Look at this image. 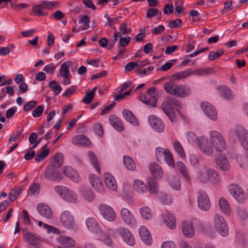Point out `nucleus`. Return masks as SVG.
Here are the masks:
<instances>
[{"instance_id":"obj_1","label":"nucleus","mask_w":248,"mask_h":248,"mask_svg":"<svg viewBox=\"0 0 248 248\" xmlns=\"http://www.w3.org/2000/svg\"><path fill=\"white\" fill-rule=\"evenodd\" d=\"M197 179L200 182L202 183L212 182L213 183L217 184L219 181V177L215 170L206 168L201 169L199 170Z\"/></svg>"},{"instance_id":"obj_2","label":"nucleus","mask_w":248,"mask_h":248,"mask_svg":"<svg viewBox=\"0 0 248 248\" xmlns=\"http://www.w3.org/2000/svg\"><path fill=\"white\" fill-rule=\"evenodd\" d=\"M229 138L233 140L238 139L241 141L243 147L248 150V132L241 126H237L229 133Z\"/></svg>"},{"instance_id":"obj_3","label":"nucleus","mask_w":248,"mask_h":248,"mask_svg":"<svg viewBox=\"0 0 248 248\" xmlns=\"http://www.w3.org/2000/svg\"><path fill=\"white\" fill-rule=\"evenodd\" d=\"M213 225L216 231L223 237L229 234V228L227 221L219 214H216L213 218Z\"/></svg>"},{"instance_id":"obj_4","label":"nucleus","mask_w":248,"mask_h":248,"mask_svg":"<svg viewBox=\"0 0 248 248\" xmlns=\"http://www.w3.org/2000/svg\"><path fill=\"white\" fill-rule=\"evenodd\" d=\"M155 151L156 158L158 162L165 161L171 168L174 166L172 155L169 150L158 147L155 148Z\"/></svg>"},{"instance_id":"obj_5","label":"nucleus","mask_w":248,"mask_h":248,"mask_svg":"<svg viewBox=\"0 0 248 248\" xmlns=\"http://www.w3.org/2000/svg\"><path fill=\"white\" fill-rule=\"evenodd\" d=\"M210 141L218 152H223L226 148V142L221 134L215 130L212 131L209 133Z\"/></svg>"},{"instance_id":"obj_6","label":"nucleus","mask_w":248,"mask_h":248,"mask_svg":"<svg viewBox=\"0 0 248 248\" xmlns=\"http://www.w3.org/2000/svg\"><path fill=\"white\" fill-rule=\"evenodd\" d=\"M60 220L62 226L68 230H73L76 227L74 217L69 211H64L62 213Z\"/></svg>"},{"instance_id":"obj_7","label":"nucleus","mask_w":248,"mask_h":248,"mask_svg":"<svg viewBox=\"0 0 248 248\" xmlns=\"http://www.w3.org/2000/svg\"><path fill=\"white\" fill-rule=\"evenodd\" d=\"M229 191L233 198L239 203H243L246 200L245 192L243 188L237 185H231Z\"/></svg>"},{"instance_id":"obj_8","label":"nucleus","mask_w":248,"mask_h":248,"mask_svg":"<svg viewBox=\"0 0 248 248\" xmlns=\"http://www.w3.org/2000/svg\"><path fill=\"white\" fill-rule=\"evenodd\" d=\"M57 3L56 1H42L40 4L33 5L32 10L36 14H38V16H45L46 13H43V11L52 8Z\"/></svg>"},{"instance_id":"obj_9","label":"nucleus","mask_w":248,"mask_h":248,"mask_svg":"<svg viewBox=\"0 0 248 248\" xmlns=\"http://www.w3.org/2000/svg\"><path fill=\"white\" fill-rule=\"evenodd\" d=\"M100 214L103 217L110 221H113L116 219V214L113 208L107 204H101L99 207Z\"/></svg>"},{"instance_id":"obj_10","label":"nucleus","mask_w":248,"mask_h":248,"mask_svg":"<svg viewBox=\"0 0 248 248\" xmlns=\"http://www.w3.org/2000/svg\"><path fill=\"white\" fill-rule=\"evenodd\" d=\"M201 108L205 115L213 121L217 118V113L215 108L210 103L205 102L201 104Z\"/></svg>"},{"instance_id":"obj_11","label":"nucleus","mask_w":248,"mask_h":248,"mask_svg":"<svg viewBox=\"0 0 248 248\" xmlns=\"http://www.w3.org/2000/svg\"><path fill=\"white\" fill-rule=\"evenodd\" d=\"M161 108L171 122H176L177 118L176 114L173 110L170 99L169 100L164 101L162 103Z\"/></svg>"},{"instance_id":"obj_12","label":"nucleus","mask_w":248,"mask_h":248,"mask_svg":"<svg viewBox=\"0 0 248 248\" xmlns=\"http://www.w3.org/2000/svg\"><path fill=\"white\" fill-rule=\"evenodd\" d=\"M148 122L154 130L160 133L163 132L165 128L164 124L159 117L154 115H150L148 117Z\"/></svg>"},{"instance_id":"obj_13","label":"nucleus","mask_w":248,"mask_h":248,"mask_svg":"<svg viewBox=\"0 0 248 248\" xmlns=\"http://www.w3.org/2000/svg\"><path fill=\"white\" fill-rule=\"evenodd\" d=\"M200 139H201L200 140V141H199L197 145L201 151L207 155H211L214 152V149L209 143L208 139L203 136H201Z\"/></svg>"},{"instance_id":"obj_14","label":"nucleus","mask_w":248,"mask_h":248,"mask_svg":"<svg viewBox=\"0 0 248 248\" xmlns=\"http://www.w3.org/2000/svg\"><path fill=\"white\" fill-rule=\"evenodd\" d=\"M118 232L123 240L130 246H133L135 244V239L131 232L127 228L121 227L118 228Z\"/></svg>"},{"instance_id":"obj_15","label":"nucleus","mask_w":248,"mask_h":248,"mask_svg":"<svg viewBox=\"0 0 248 248\" xmlns=\"http://www.w3.org/2000/svg\"><path fill=\"white\" fill-rule=\"evenodd\" d=\"M44 175L49 181H60L62 179V174L52 167H48L46 170Z\"/></svg>"},{"instance_id":"obj_16","label":"nucleus","mask_w":248,"mask_h":248,"mask_svg":"<svg viewBox=\"0 0 248 248\" xmlns=\"http://www.w3.org/2000/svg\"><path fill=\"white\" fill-rule=\"evenodd\" d=\"M121 214L124 222L131 227H135L137 226V222L129 210L125 208L121 209Z\"/></svg>"},{"instance_id":"obj_17","label":"nucleus","mask_w":248,"mask_h":248,"mask_svg":"<svg viewBox=\"0 0 248 248\" xmlns=\"http://www.w3.org/2000/svg\"><path fill=\"white\" fill-rule=\"evenodd\" d=\"M86 225L88 229L97 235L102 234V231L98 221L93 217H88L86 220Z\"/></svg>"},{"instance_id":"obj_18","label":"nucleus","mask_w":248,"mask_h":248,"mask_svg":"<svg viewBox=\"0 0 248 248\" xmlns=\"http://www.w3.org/2000/svg\"><path fill=\"white\" fill-rule=\"evenodd\" d=\"M199 207L203 211H207L210 207V202L208 196L204 192H200L198 196Z\"/></svg>"},{"instance_id":"obj_19","label":"nucleus","mask_w":248,"mask_h":248,"mask_svg":"<svg viewBox=\"0 0 248 248\" xmlns=\"http://www.w3.org/2000/svg\"><path fill=\"white\" fill-rule=\"evenodd\" d=\"M191 93V88L186 85H177L175 88L174 96L178 97H185Z\"/></svg>"},{"instance_id":"obj_20","label":"nucleus","mask_w":248,"mask_h":248,"mask_svg":"<svg viewBox=\"0 0 248 248\" xmlns=\"http://www.w3.org/2000/svg\"><path fill=\"white\" fill-rule=\"evenodd\" d=\"M79 193L80 196L82 199L89 202H91L94 199V195L92 190L86 186H80Z\"/></svg>"},{"instance_id":"obj_21","label":"nucleus","mask_w":248,"mask_h":248,"mask_svg":"<svg viewBox=\"0 0 248 248\" xmlns=\"http://www.w3.org/2000/svg\"><path fill=\"white\" fill-rule=\"evenodd\" d=\"M139 233L142 242L148 246L151 245L152 243V238L147 228L145 226H141L139 228Z\"/></svg>"},{"instance_id":"obj_22","label":"nucleus","mask_w":248,"mask_h":248,"mask_svg":"<svg viewBox=\"0 0 248 248\" xmlns=\"http://www.w3.org/2000/svg\"><path fill=\"white\" fill-rule=\"evenodd\" d=\"M63 173L72 181L78 183L80 180L78 172L72 167L67 166L63 169Z\"/></svg>"},{"instance_id":"obj_23","label":"nucleus","mask_w":248,"mask_h":248,"mask_svg":"<svg viewBox=\"0 0 248 248\" xmlns=\"http://www.w3.org/2000/svg\"><path fill=\"white\" fill-rule=\"evenodd\" d=\"M90 181L92 186L99 193L103 194L105 193L104 186L101 182L99 177L94 174H93L90 178Z\"/></svg>"},{"instance_id":"obj_24","label":"nucleus","mask_w":248,"mask_h":248,"mask_svg":"<svg viewBox=\"0 0 248 248\" xmlns=\"http://www.w3.org/2000/svg\"><path fill=\"white\" fill-rule=\"evenodd\" d=\"M36 208L40 215L48 219H50L52 217L53 212L48 205L39 204Z\"/></svg>"},{"instance_id":"obj_25","label":"nucleus","mask_w":248,"mask_h":248,"mask_svg":"<svg viewBox=\"0 0 248 248\" xmlns=\"http://www.w3.org/2000/svg\"><path fill=\"white\" fill-rule=\"evenodd\" d=\"M71 142L76 145L87 146L91 145V142L84 135H77L72 138Z\"/></svg>"},{"instance_id":"obj_26","label":"nucleus","mask_w":248,"mask_h":248,"mask_svg":"<svg viewBox=\"0 0 248 248\" xmlns=\"http://www.w3.org/2000/svg\"><path fill=\"white\" fill-rule=\"evenodd\" d=\"M110 124L118 131L124 130V126L122 120L115 115H111L109 117Z\"/></svg>"},{"instance_id":"obj_27","label":"nucleus","mask_w":248,"mask_h":248,"mask_svg":"<svg viewBox=\"0 0 248 248\" xmlns=\"http://www.w3.org/2000/svg\"><path fill=\"white\" fill-rule=\"evenodd\" d=\"M57 242L60 245L66 248H72L75 245V241L67 236H59L57 238Z\"/></svg>"},{"instance_id":"obj_28","label":"nucleus","mask_w":248,"mask_h":248,"mask_svg":"<svg viewBox=\"0 0 248 248\" xmlns=\"http://www.w3.org/2000/svg\"><path fill=\"white\" fill-rule=\"evenodd\" d=\"M104 179L107 186L109 189L114 191L117 190V186L115 179L112 175L108 172H105L104 174Z\"/></svg>"},{"instance_id":"obj_29","label":"nucleus","mask_w":248,"mask_h":248,"mask_svg":"<svg viewBox=\"0 0 248 248\" xmlns=\"http://www.w3.org/2000/svg\"><path fill=\"white\" fill-rule=\"evenodd\" d=\"M122 114L124 119L134 126H139V122L133 113L128 109L123 110Z\"/></svg>"},{"instance_id":"obj_30","label":"nucleus","mask_w":248,"mask_h":248,"mask_svg":"<svg viewBox=\"0 0 248 248\" xmlns=\"http://www.w3.org/2000/svg\"><path fill=\"white\" fill-rule=\"evenodd\" d=\"M150 170L156 179L161 178L163 175L161 167L156 163H152L150 165Z\"/></svg>"},{"instance_id":"obj_31","label":"nucleus","mask_w":248,"mask_h":248,"mask_svg":"<svg viewBox=\"0 0 248 248\" xmlns=\"http://www.w3.org/2000/svg\"><path fill=\"white\" fill-rule=\"evenodd\" d=\"M182 230L184 235L187 238H191L194 235V228L188 221H185L182 226Z\"/></svg>"},{"instance_id":"obj_32","label":"nucleus","mask_w":248,"mask_h":248,"mask_svg":"<svg viewBox=\"0 0 248 248\" xmlns=\"http://www.w3.org/2000/svg\"><path fill=\"white\" fill-rule=\"evenodd\" d=\"M221 211L226 216H229L231 213V208L228 201L223 197L220 198L218 201Z\"/></svg>"},{"instance_id":"obj_33","label":"nucleus","mask_w":248,"mask_h":248,"mask_svg":"<svg viewBox=\"0 0 248 248\" xmlns=\"http://www.w3.org/2000/svg\"><path fill=\"white\" fill-rule=\"evenodd\" d=\"M217 165L223 171H228L230 168V164L228 159L223 156H219L217 161Z\"/></svg>"},{"instance_id":"obj_34","label":"nucleus","mask_w":248,"mask_h":248,"mask_svg":"<svg viewBox=\"0 0 248 248\" xmlns=\"http://www.w3.org/2000/svg\"><path fill=\"white\" fill-rule=\"evenodd\" d=\"M24 237L31 245H38L41 241L39 236L37 234L33 233L27 232L25 233Z\"/></svg>"},{"instance_id":"obj_35","label":"nucleus","mask_w":248,"mask_h":248,"mask_svg":"<svg viewBox=\"0 0 248 248\" xmlns=\"http://www.w3.org/2000/svg\"><path fill=\"white\" fill-rule=\"evenodd\" d=\"M63 156L62 154H57L51 160V164L49 167H52V168H58L62 165L63 161Z\"/></svg>"},{"instance_id":"obj_36","label":"nucleus","mask_w":248,"mask_h":248,"mask_svg":"<svg viewBox=\"0 0 248 248\" xmlns=\"http://www.w3.org/2000/svg\"><path fill=\"white\" fill-rule=\"evenodd\" d=\"M140 100L143 103L150 105L153 107L156 106V99L153 96H148L143 94H141L140 96Z\"/></svg>"},{"instance_id":"obj_37","label":"nucleus","mask_w":248,"mask_h":248,"mask_svg":"<svg viewBox=\"0 0 248 248\" xmlns=\"http://www.w3.org/2000/svg\"><path fill=\"white\" fill-rule=\"evenodd\" d=\"M218 90L221 95L227 100H231L232 98V94L231 90L226 86H221L218 87Z\"/></svg>"},{"instance_id":"obj_38","label":"nucleus","mask_w":248,"mask_h":248,"mask_svg":"<svg viewBox=\"0 0 248 248\" xmlns=\"http://www.w3.org/2000/svg\"><path fill=\"white\" fill-rule=\"evenodd\" d=\"M70 62L66 61L63 62L60 67V74L62 77L65 78H68L70 76L69 66L70 65Z\"/></svg>"},{"instance_id":"obj_39","label":"nucleus","mask_w":248,"mask_h":248,"mask_svg":"<svg viewBox=\"0 0 248 248\" xmlns=\"http://www.w3.org/2000/svg\"><path fill=\"white\" fill-rule=\"evenodd\" d=\"M134 189L139 193H143L146 189V185L140 180H136L133 182Z\"/></svg>"},{"instance_id":"obj_40","label":"nucleus","mask_w":248,"mask_h":248,"mask_svg":"<svg viewBox=\"0 0 248 248\" xmlns=\"http://www.w3.org/2000/svg\"><path fill=\"white\" fill-rule=\"evenodd\" d=\"M123 162L125 167L129 170H134L136 169V165L133 159L129 156L125 155L123 157Z\"/></svg>"},{"instance_id":"obj_41","label":"nucleus","mask_w":248,"mask_h":248,"mask_svg":"<svg viewBox=\"0 0 248 248\" xmlns=\"http://www.w3.org/2000/svg\"><path fill=\"white\" fill-rule=\"evenodd\" d=\"M147 186L151 193H155L158 192L157 182L153 178L148 179Z\"/></svg>"},{"instance_id":"obj_42","label":"nucleus","mask_w":248,"mask_h":248,"mask_svg":"<svg viewBox=\"0 0 248 248\" xmlns=\"http://www.w3.org/2000/svg\"><path fill=\"white\" fill-rule=\"evenodd\" d=\"M62 199L68 202H74L76 200V196L72 190L67 188Z\"/></svg>"},{"instance_id":"obj_43","label":"nucleus","mask_w":248,"mask_h":248,"mask_svg":"<svg viewBox=\"0 0 248 248\" xmlns=\"http://www.w3.org/2000/svg\"><path fill=\"white\" fill-rule=\"evenodd\" d=\"M47 144L45 145L42 148V151L35 157V160L37 162H39L42 160L45 159L49 155L50 152L49 149H45L46 148Z\"/></svg>"},{"instance_id":"obj_44","label":"nucleus","mask_w":248,"mask_h":248,"mask_svg":"<svg viewBox=\"0 0 248 248\" xmlns=\"http://www.w3.org/2000/svg\"><path fill=\"white\" fill-rule=\"evenodd\" d=\"M170 186L175 190H179L181 189V184L179 179L173 176L170 177L169 179Z\"/></svg>"},{"instance_id":"obj_45","label":"nucleus","mask_w":248,"mask_h":248,"mask_svg":"<svg viewBox=\"0 0 248 248\" xmlns=\"http://www.w3.org/2000/svg\"><path fill=\"white\" fill-rule=\"evenodd\" d=\"M88 157L93 165L97 171L100 170L99 163L97 161V158L96 155L92 152L88 153Z\"/></svg>"},{"instance_id":"obj_46","label":"nucleus","mask_w":248,"mask_h":248,"mask_svg":"<svg viewBox=\"0 0 248 248\" xmlns=\"http://www.w3.org/2000/svg\"><path fill=\"white\" fill-rule=\"evenodd\" d=\"M176 165L179 170V171L182 173L184 177L187 180H189L190 178L187 172V170L185 165L182 162L179 161L177 162Z\"/></svg>"},{"instance_id":"obj_47","label":"nucleus","mask_w":248,"mask_h":248,"mask_svg":"<svg viewBox=\"0 0 248 248\" xmlns=\"http://www.w3.org/2000/svg\"><path fill=\"white\" fill-rule=\"evenodd\" d=\"M167 226L170 229H174L176 227V221L172 215L166 216L165 218Z\"/></svg>"},{"instance_id":"obj_48","label":"nucleus","mask_w":248,"mask_h":248,"mask_svg":"<svg viewBox=\"0 0 248 248\" xmlns=\"http://www.w3.org/2000/svg\"><path fill=\"white\" fill-rule=\"evenodd\" d=\"M48 86L50 88L54 90V94L55 95H58L60 94L62 90L61 86L58 84V82L56 80H51L49 82Z\"/></svg>"},{"instance_id":"obj_49","label":"nucleus","mask_w":248,"mask_h":248,"mask_svg":"<svg viewBox=\"0 0 248 248\" xmlns=\"http://www.w3.org/2000/svg\"><path fill=\"white\" fill-rule=\"evenodd\" d=\"M140 212L141 216L144 219L148 220L152 218V214L151 211L149 207L145 206L141 208L140 209Z\"/></svg>"},{"instance_id":"obj_50","label":"nucleus","mask_w":248,"mask_h":248,"mask_svg":"<svg viewBox=\"0 0 248 248\" xmlns=\"http://www.w3.org/2000/svg\"><path fill=\"white\" fill-rule=\"evenodd\" d=\"M176 84L173 82H167L164 84V89L165 91L171 95H174L175 88L176 87Z\"/></svg>"},{"instance_id":"obj_51","label":"nucleus","mask_w":248,"mask_h":248,"mask_svg":"<svg viewBox=\"0 0 248 248\" xmlns=\"http://www.w3.org/2000/svg\"><path fill=\"white\" fill-rule=\"evenodd\" d=\"M23 131L24 129H22L19 131H16V132L13 133L9 139V141L11 142L16 140H19V141L22 140L23 138V136L22 135Z\"/></svg>"},{"instance_id":"obj_52","label":"nucleus","mask_w":248,"mask_h":248,"mask_svg":"<svg viewBox=\"0 0 248 248\" xmlns=\"http://www.w3.org/2000/svg\"><path fill=\"white\" fill-rule=\"evenodd\" d=\"M173 147L175 151L182 158L186 156V155L183 146L179 141H175L173 143Z\"/></svg>"},{"instance_id":"obj_53","label":"nucleus","mask_w":248,"mask_h":248,"mask_svg":"<svg viewBox=\"0 0 248 248\" xmlns=\"http://www.w3.org/2000/svg\"><path fill=\"white\" fill-rule=\"evenodd\" d=\"M21 191V190L18 187H16L11 190L10 192L9 193V200L12 202L15 201L19 196Z\"/></svg>"},{"instance_id":"obj_54","label":"nucleus","mask_w":248,"mask_h":248,"mask_svg":"<svg viewBox=\"0 0 248 248\" xmlns=\"http://www.w3.org/2000/svg\"><path fill=\"white\" fill-rule=\"evenodd\" d=\"M187 139L189 142H195L197 145L200 141V137H197L196 134L193 132H189L186 135Z\"/></svg>"},{"instance_id":"obj_55","label":"nucleus","mask_w":248,"mask_h":248,"mask_svg":"<svg viewBox=\"0 0 248 248\" xmlns=\"http://www.w3.org/2000/svg\"><path fill=\"white\" fill-rule=\"evenodd\" d=\"M99 238L103 241L108 246H111L113 245V242L111 239L106 235V234L102 231V234H99L98 235Z\"/></svg>"},{"instance_id":"obj_56","label":"nucleus","mask_w":248,"mask_h":248,"mask_svg":"<svg viewBox=\"0 0 248 248\" xmlns=\"http://www.w3.org/2000/svg\"><path fill=\"white\" fill-rule=\"evenodd\" d=\"M40 185L37 183H34L31 186L28 193L29 195H32L33 194H38L40 190Z\"/></svg>"},{"instance_id":"obj_57","label":"nucleus","mask_w":248,"mask_h":248,"mask_svg":"<svg viewBox=\"0 0 248 248\" xmlns=\"http://www.w3.org/2000/svg\"><path fill=\"white\" fill-rule=\"evenodd\" d=\"M224 52V50H220L219 52H215V51H212L209 54L208 57L210 61H214L215 59L220 57Z\"/></svg>"},{"instance_id":"obj_58","label":"nucleus","mask_w":248,"mask_h":248,"mask_svg":"<svg viewBox=\"0 0 248 248\" xmlns=\"http://www.w3.org/2000/svg\"><path fill=\"white\" fill-rule=\"evenodd\" d=\"M90 22V18L89 16L87 15H84L80 18L79 21V24L83 23L85 26L82 29V30H86L89 28Z\"/></svg>"},{"instance_id":"obj_59","label":"nucleus","mask_w":248,"mask_h":248,"mask_svg":"<svg viewBox=\"0 0 248 248\" xmlns=\"http://www.w3.org/2000/svg\"><path fill=\"white\" fill-rule=\"evenodd\" d=\"M182 24V21L179 18L171 20L169 22L168 26L170 28H180Z\"/></svg>"},{"instance_id":"obj_60","label":"nucleus","mask_w":248,"mask_h":248,"mask_svg":"<svg viewBox=\"0 0 248 248\" xmlns=\"http://www.w3.org/2000/svg\"><path fill=\"white\" fill-rule=\"evenodd\" d=\"M238 214L241 220H245L248 218V212L245 207H239L238 209Z\"/></svg>"},{"instance_id":"obj_61","label":"nucleus","mask_w":248,"mask_h":248,"mask_svg":"<svg viewBox=\"0 0 248 248\" xmlns=\"http://www.w3.org/2000/svg\"><path fill=\"white\" fill-rule=\"evenodd\" d=\"M94 131L96 134L99 137H102L104 135V128L103 126L99 124L96 123L93 125Z\"/></svg>"},{"instance_id":"obj_62","label":"nucleus","mask_w":248,"mask_h":248,"mask_svg":"<svg viewBox=\"0 0 248 248\" xmlns=\"http://www.w3.org/2000/svg\"><path fill=\"white\" fill-rule=\"evenodd\" d=\"M192 72L191 69H187L176 74L177 78L181 79L188 77Z\"/></svg>"},{"instance_id":"obj_63","label":"nucleus","mask_w":248,"mask_h":248,"mask_svg":"<svg viewBox=\"0 0 248 248\" xmlns=\"http://www.w3.org/2000/svg\"><path fill=\"white\" fill-rule=\"evenodd\" d=\"M192 224V226L195 227L196 229H197L198 231H202L203 229L202 225L200 220L197 218H193L191 220L190 223Z\"/></svg>"},{"instance_id":"obj_64","label":"nucleus","mask_w":248,"mask_h":248,"mask_svg":"<svg viewBox=\"0 0 248 248\" xmlns=\"http://www.w3.org/2000/svg\"><path fill=\"white\" fill-rule=\"evenodd\" d=\"M37 104V102L34 100L28 102L24 104L23 107V110L24 111H28L34 108Z\"/></svg>"}]
</instances>
